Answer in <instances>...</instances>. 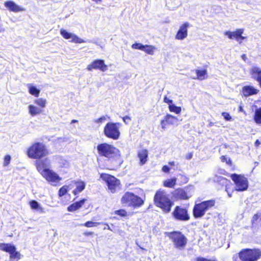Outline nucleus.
<instances>
[{
	"label": "nucleus",
	"mask_w": 261,
	"mask_h": 261,
	"mask_svg": "<svg viewBox=\"0 0 261 261\" xmlns=\"http://www.w3.org/2000/svg\"><path fill=\"white\" fill-rule=\"evenodd\" d=\"M195 261H218L216 259L207 258L204 257H197L195 258Z\"/></svg>",
	"instance_id": "nucleus-40"
},
{
	"label": "nucleus",
	"mask_w": 261,
	"mask_h": 261,
	"mask_svg": "<svg viewBox=\"0 0 261 261\" xmlns=\"http://www.w3.org/2000/svg\"><path fill=\"white\" fill-rule=\"evenodd\" d=\"M114 214L119 216L122 218H125L129 215V214L125 209L123 208L115 211L114 212Z\"/></svg>",
	"instance_id": "nucleus-33"
},
{
	"label": "nucleus",
	"mask_w": 261,
	"mask_h": 261,
	"mask_svg": "<svg viewBox=\"0 0 261 261\" xmlns=\"http://www.w3.org/2000/svg\"><path fill=\"white\" fill-rule=\"evenodd\" d=\"M189 27V23L185 22L182 23L179 27L176 35L175 39L177 40H183L188 36V28Z\"/></svg>",
	"instance_id": "nucleus-17"
},
{
	"label": "nucleus",
	"mask_w": 261,
	"mask_h": 261,
	"mask_svg": "<svg viewBox=\"0 0 261 261\" xmlns=\"http://www.w3.org/2000/svg\"><path fill=\"white\" fill-rule=\"evenodd\" d=\"M29 204L32 210H37L40 213H44L45 212L44 208L35 200L30 201Z\"/></svg>",
	"instance_id": "nucleus-26"
},
{
	"label": "nucleus",
	"mask_w": 261,
	"mask_h": 261,
	"mask_svg": "<svg viewBox=\"0 0 261 261\" xmlns=\"http://www.w3.org/2000/svg\"><path fill=\"white\" fill-rule=\"evenodd\" d=\"M226 163L230 166H232V162L231 161V160L230 159V158H228V160H227Z\"/></svg>",
	"instance_id": "nucleus-51"
},
{
	"label": "nucleus",
	"mask_w": 261,
	"mask_h": 261,
	"mask_svg": "<svg viewBox=\"0 0 261 261\" xmlns=\"http://www.w3.org/2000/svg\"><path fill=\"white\" fill-rule=\"evenodd\" d=\"M250 74L252 78L258 82L261 88V69L258 67H253L250 69Z\"/></svg>",
	"instance_id": "nucleus-22"
},
{
	"label": "nucleus",
	"mask_w": 261,
	"mask_h": 261,
	"mask_svg": "<svg viewBox=\"0 0 261 261\" xmlns=\"http://www.w3.org/2000/svg\"><path fill=\"white\" fill-rule=\"evenodd\" d=\"M172 216L175 220L179 221H187L190 218L188 209L179 205L174 207L172 213Z\"/></svg>",
	"instance_id": "nucleus-12"
},
{
	"label": "nucleus",
	"mask_w": 261,
	"mask_h": 261,
	"mask_svg": "<svg viewBox=\"0 0 261 261\" xmlns=\"http://www.w3.org/2000/svg\"><path fill=\"white\" fill-rule=\"evenodd\" d=\"M193 156V153L192 152H189L188 153H187L186 155V159L187 160H190L192 158Z\"/></svg>",
	"instance_id": "nucleus-50"
},
{
	"label": "nucleus",
	"mask_w": 261,
	"mask_h": 261,
	"mask_svg": "<svg viewBox=\"0 0 261 261\" xmlns=\"http://www.w3.org/2000/svg\"><path fill=\"white\" fill-rule=\"evenodd\" d=\"M168 165L170 166H174L176 164L174 161H170L168 162Z\"/></svg>",
	"instance_id": "nucleus-52"
},
{
	"label": "nucleus",
	"mask_w": 261,
	"mask_h": 261,
	"mask_svg": "<svg viewBox=\"0 0 261 261\" xmlns=\"http://www.w3.org/2000/svg\"><path fill=\"white\" fill-rule=\"evenodd\" d=\"M72 182L76 186V188L72 192L73 195H77L85 189L86 184L83 181L73 180L72 181Z\"/></svg>",
	"instance_id": "nucleus-23"
},
{
	"label": "nucleus",
	"mask_w": 261,
	"mask_h": 261,
	"mask_svg": "<svg viewBox=\"0 0 261 261\" xmlns=\"http://www.w3.org/2000/svg\"><path fill=\"white\" fill-rule=\"evenodd\" d=\"M140 248L141 249V250H146V249H145V248H143V247H140Z\"/></svg>",
	"instance_id": "nucleus-61"
},
{
	"label": "nucleus",
	"mask_w": 261,
	"mask_h": 261,
	"mask_svg": "<svg viewBox=\"0 0 261 261\" xmlns=\"http://www.w3.org/2000/svg\"><path fill=\"white\" fill-rule=\"evenodd\" d=\"M94 234L93 232L92 231H85L83 233V235L85 237H89L92 236Z\"/></svg>",
	"instance_id": "nucleus-48"
},
{
	"label": "nucleus",
	"mask_w": 261,
	"mask_h": 261,
	"mask_svg": "<svg viewBox=\"0 0 261 261\" xmlns=\"http://www.w3.org/2000/svg\"><path fill=\"white\" fill-rule=\"evenodd\" d=\"M259 216L257 214H254L252 219V222L254 223V222L257 221V220L259 218Z\"/></svg>",
	"instance_id": "nucleus-47"
},
{
	"label": "nucleus",
	"mask_w": 261,
	"mask_h": 261,
	"mask_svg": "<svg viewBox=\"0 0 261 261\" xmlns=\"http://www.w3.org/2000/svg\"><path fill=\"white\" fill-rule=\"evenodd\" d=\"M230 177L235 185L236 191L241 192L248 189V181L247 178L244 175L233 173L230 175Z\"/></svg>",
	"instance_id": "nucleus-10"
},
{
	"label": "nucleus",
	"mask_w": 261,
	"mask_h": 261,
	"mask_svg": "<svg viewBox=\"0 0 261 261\" xmlns=\"http://www.w3.org/2000/svg\"><path fill=\"white\" fill-rule=\"evenodd\" d=\"M241 57L244 60V61H246L247 58H246V55L245 54H243L242 56H241Z\"/></svg>",
	"instance_id": "nucleus-55"
},
{
	"label": "nucleus",
	"mask_w": 261,
	"mask_h": 261,
	"mask_svg": "<svg viewBox=\"0 0 261 261\" xmlns=\"http://www.w3.org/2000/svg\"><path fill=\"white\" fill-rule=\"evenodd\" d=\"M49 153L45 145L39 142L33 143L27 149L28 156L32 159L41 160Z\"/></svg>",
	"instance_id": "nucleus-2"
},
{
	"label": "nucleus",
	"mask_w": 261,
	"mask_h": 261,
	"mask_svg": "<svg viewBox=\"0 0 261 261\" xmlns=\"http://www.w3.org/2000/svg\"><path fill=\"white\" fill-rule=\"evenodd\" d=\"M97 151L100 157L106 158L110 165V170H116L123 162L120 150L114 145L104 142L97 145Z\"/></svg>",
	"instance_id": "nucleus-1"
},
{
	"label": "nucleus",
	"mask_w": 261,
	"mask_h": 261,
	"mask_svg": "<svg viewBox=\"0 0 261 261\" xmlns=\"http://www.w3.org/2000/svg\"><path fill=\"white\" fill-rule=\"evenodd\" d=\"M155 205L160 208L165 213H168L171 211L173 205L172 202L163 190H158L153 198Z\"/></svg>",
	"instance_id": "nucleus-3"
},
{
	"label": "nucleus",
	"mask_w": 261,
	"mask_h": 261,
	"mask_svg": "<svg viewBox=\"0 0 261 261\" xmlns=\"http://www.w3.org/2000/svg\"><path fill=\"white\" fill-rule=\"evenodd\" d=\"M99 224H100V223H99V222H93L91 221H88L83 224H81V226H84L86 227L90 228V227H96Z\"/></svg>",
	"instance_id": "nucleus-37"
},
{
	"label": "nucleus",
	"mask_w": 261,
	"mask_h": 261,
	"mask_svg": "<svg viewBox=\"0 0 261 261\" xmlns=\"http://www.w3.org/2000/svg\"><path fill=\"white\" fill-rule=\"evenodd\" d=\"M76 122H77V120H74V119H73V120H72L71 121V123H76Z\"/></svg>",
	"instance_id": "nucleus-59"
},
{
	"label": "nucleus",
	"mask_w": 261,
	"mask_h": 261,
	"mask_svg": "<svg viewBox=\"0 0 261 261\" xmlns=\"http://www.w3.org/2000/svg\"><path fill=\"white\" fill-rule=\"evenodd\" d=\"M241 261H257L261 258V249L259 248H245L238 253Z\"/></svg>",
	"instance_id": "nucleus-7"
},
{
	"label": "nucleus",
	"mask_w": 261,
	"mask_h": 261,
	"mask_svg": "<svg viewBox=\"0 0 261 261\" xmlns=\"http://www.w3.org/2000/svg\"><path fill=\"white\" fill-rule=\"evenodd\" d=\"M29 112L32 116H35L37 115L40 114L42 112V110L37 107L31 105L29 106Z\"/></svg>",
	"instance_id": "nucleus-29"
},
{
	"label": "nucleus",
	"mask_w": 261,
	"mask_h": 261,
	"mask_svg": "<svg viewBox=\"0 0 261 261\" xmlns=\"http://www.w3.org/2000/svg\"><path fill=\"white\" fill-rule=\"evenodd\" d=\"M173 197L176 200H188L191 197L187 192L182 189H177L173 193Z\"/></svg>",
	"instance_id": "nucleus-20"
},
{
	"label": "nucleus",
	"mask_w": 261,
	"mask_h": 261,
	"mask_svg": "<svg viewBox=\"0 0 261 261\" xmlns=\"http://www.w3.org/2000/svg\"><path fill=\"white\" fill-rule=\"evenodd\" d=\"M164 102L168 103L169 106H170V105H172L173 103L172 100L169 99L166 95L164 97Z\"/></svg>",
	"instance_id": "nucleus-45"
},
{
	"label": "nucleus",
	"mask_w": 261,
	"mask_h": 261,
	"mask_svg": "<svg viewBox=\"0 0 261 261\" xmlns=\"http://www.w3.org/2000/svg\"><path fill=\"white\" fill-rule=\"evenodd\" d=\"M195 72L196 74V79L202 81L207 78V70L206 69L203 70H199L196 69L195 70Z\"/></svg>",
	"instance_id": "nucleus-27"
},
{
	"label": "nucleus",
	"mask_w": 261,
	"mask_h": 261,
	"mask_svg": "<svg viewBox=\"0 0 261 261\" xmlns=\"http://www.w3.org/2000/svg\"><path fill=\"white\" fill-rule=\"evenodd\" d=\"M226 191H227V194H228V196H229V197H231L232 196V194L231 193H230L228 190L227 189L226 190Z\"/></svg>",
	"instance_id": "nucleus-57"
},
{
	"label": "nucleus",
	"mask_w": 261,
	"mask_h": 261,
	"mask_svg": "<svg viewBox=\"0 0 261 261\" xmlns=\"http://www.w3.org/2000/svg\"><path fill=\"white\" fill-rule=\"evenodd\" d=\"M221 114H222V115L223 116V117H224V119L226 121H231V120H232V117L230 115L229 113H228V112H222Z\"/></svg>",
	"instance_id": "nucleus-41"
},
{
	"label": "nucleus",
	"mask_w": 261,
	"mask_h": 261,
	"mask_svg": "<svg viewBox=\"0 0 261 261\" xmlns=\"http://www.w3.org/2000/svg\"><path fill=\"white\" fill-rule=\"evenodd\" d=\"M92 1L95 2L96 3H98V2H101V0H92Z\"/></svg>",
	"instance_id": "nucleus-58"
},
{
	"label": "nucleus",
	"mask_w": 261,
	"mask_h": 261,
	"mask_svg": "<svg viewBox=\"0 0 261 261\" xmlns=\"http://www.w3.org/2000/svg\"><path fill=\"white\" fill-rule=\"evenodd\" d=\"M177 118L176 117L168 114L166 115L164 119L161 120V127L164 129L167 126L174 124Z\"/></svg>",
	"instance_id": "nucleus-19"
},
{
	"label": "nucleus",
	"mask_w": 261,
	"mask_h": 261,
	"mask_svg": "<svg viewBox=\"0 0 261 261\" xmlns=\"http://www.w3.org/2000/svg\"><path fill=\"white\" fill-rule=\"evenodd\" d=\"M60 34L65 39H71L70 42L75 43H82L85 42V41L79 38L77 35L68 32L64 29L60 30Z\"/></svg>",
	"instance_id": "nucleus-16"
},
{
	"label": "nucleus",
	"mask_w": 261,
	"mask_h": 261,
	"mask_svg": "<svg viewBox=\"0 0 261 261\" xmlns=\"http://www.w3.org/2000/svg\"><path fill=\"white\" fill-rule=\"evenodd\" d=\"M122 120L126 124H127L129 121L131 120V118L128 116H125L122 117Z\"/></svg>",
	"instance_id": "nucleus-46"
},
{
	"label": "nucleus",
	"mask_w": 261,
	"mask_h": 261,
	"mask_svg": "<svg viewBox=\"0 0 261 261\" xmlns=\"http://www.w3.org/2000/svg\"><path fill=\"white\" fill-rule=\"evenodd\" d=\"M35 103L40 106L41 108H43L45 107L46 101L45 99L40 98L35 99Z\"/></svg>",
	"instance_id": "nucleus-38"
},
{
	"label": "nucleus",
	"mask_w": 261,
	"mask_h": 261,
	"mask_svg": "<svg viewBox=\"0 0 261 261\" xmlns=\"http://www.w3.org/2000/svg\"><path fill=\"white\" fill-rule=\"evenodd\" d=\"M5 31L4 28L3 27L2 25L0 23V33L3 32Z\"/></svg>",
	"instance_id": "nucleus-53"
},
{
	"label": "nucleus",
	"mask_w": 261,
	"mask_h": 261,
	"mask_svg": "<svg viewBox=\"0 0 261 261\" xmlns=\"http://www.w3.org/2000/svg\"><path fill=\"white\" fill-rule=\"evenodd\" d=\"M260 143V141L258 140H256L255 142V145L256 146H258Z\"/></svg>",
	"instance_id": "nucleus-54"
},
{
	"label": "nucleus",
	"mask_w": 261,
	"mask_h": 261,
	"mask_svg": "<svg viewBox=\"0 0 261 261\" xmlns=\"http://www.w3.org/2000/svg\"><path fill=\"white\" fill-rule=\"evenodd\" d=\"M86 200V199L83 198L79 201H76L71 204L67 207V211L69 212L76 211L82 207Z\"/></svg>",
	"instance_id": "nucleus-24"
},
{
	"label": "nucleus",
	"mask_w": 261,
	"mask_h": 261,
	"mask_svg": "<svg viewBox=\"0 0 261 261\" xmlns=\"http://www.w3.org/2000/svg\"><path fill=\"white\" fill-rule=\"evenodd\" d=\"M138 156L140 160V164L144 165L147 161L148 151L146 149H143L139 151L138 153Z\"/></svg>",
	"instance_id": "nucleus-25"
},
{
	"label": "nucleus",
	"mask_w": 261,
	"mask_h": 261,
	"mask_svg": "<svg viewBox=\"0 0 261 261\" xmlns=\"http://www.w3.org/2000/svg\"><path fill=\"white\" fill-rule=\"evenodd\" d=\"M165 234L172 242L174 248L178 250L185 249L188 243V239L181 231H172L166 232Z\"/></svg>",
	"instance_id": "nucleus-4"
},
{
	"label": "nucleus",
	"mask_w": 261,
	"mask_h": 261,
	"mask_svg": "<svg viewBox=\"0 0 261 261\" xmlns=\"http://www.w3.org/2000/svg\"><path fill=\"white\" fill-rule=\"evenodd\" d=\"M239 112H243L244 111L243 108L241 106H240L239 107Z\"/></svg>",
	"instance_id": "nucleus-56"
},
{
	"label": "nucleus",
	"mask_w": 261,
	"mask_h": 261,
	"mask_svg": "<svg viewBox=\"0 0 261 261\" xmlns=\"http://www.w3.org/2000/svg\"><path fill=\"white\" fill-rule=\"evenodd\" d=\"M144 45L140 43H135L132 44V47L133 49H139L143 51Z\"/></svg>",
	"instance_id": "nucleus-39"
},
{
	"label": "nucleus",
	"mask_w": 261,
	"mask_h": 261,
	"mask_svg": "<svg viewBox=\"0 0 261 261\" xmlns=\"http://www.w3.org/2000/svg\"><path fill=\"white\" fill-rule=\"evenodd\" d=\"M120 126L121 124L119 122H108L103 128L105 136L114 140L118 139L120 136Z\"/></svg>",
	"instance_id": "nucleus-8"
},
{
	"label": "nucleus",
	"mask_w": 261,
	"mask_h": 261,
	"mask_svg": "<svg viewBox=\"0 0 261 261\" xmlns=\"http://www.w3.org/2000/svg\"><path fill=\"white\" fill-rule=\"evenodd\" d=\"M176 183V178L175 177L165 180L163 181V186L169 188H173Z\"/></svg>",
	"instance_id": "nucleus-28"
},
{
	"label": "nucleus",
	"mask_w": 261,
	"mask_h": 261,
	"mask_svg": "<svg viewBox=\"0 0 261 261\" xmlns=\"http://www.w3.org/2000/svg\"><path fill=\"white\" fill-rule=\"evenodd\" d=\"M88 71H91L93 69L99 70L101 71H105L108 69V66L105 64V61L102 59H97L92 61L87 67Z\"/></svg>",
	"instance_id": "nucleus-15"
},
{
	"label": "nucleus",
	"mask_w": 261,
	"mask_h": 261,
	"mask_svg": "<svg viewBox=\"0 0 261 261\" xmlns=\"http://www.w3.org/2000/svg\"><path fill=\"white\" fill-rule=\"evenodd\" d=\"M11 160V156L9 155H6L4 157V166H8Z\"/></svg>",
	"instance_id": "nucleus-42"
},
{
	"label": "nucleus",
	"mask_w": 261,
	"mask_h": 261,
	"mask_svg": "<svg viewBox=\"0 0 261 261\" xmlns=\"http://www.w3.org/2000/svg\"><path fill=\"white\" fill-rule=\"evenodd\" d=\"M155 49L156 48L154 46L144 45L143 51L148 55H152Z\"/></svg>",
	"instance_id": "nucleus-34"
},
{
	"label": "nucleus",
	"mask_w": 261,
	"mask_h": 261,
	"mask_svg": "<svg viewBox=\"0 0 261 261\" xmlns=\"http://www.w3.org/2000/svg\"><path fill=\"white\" fill-rule=\"evenodd\" d=\"M169 109L170 112H174L177 114H179L181 111V109L180 107L176 106L173 104L169 106Z\"/></svg>",
	"instance_id": "nucleus-36"
},
{
	"label": "nucleus",
	"mask_w": 261,
	"mask_h": 261,
	"mask_svg": "<svg viewBox=\"0 0 261 261\" xmlns=\"http://www.w3.org/2000/svg\"><path fill=\"white\" fill-rule=\"evenodd\" d=\"M228 158H227L226 156L225 155H222L221 157H220V159H221V161L222 162H226L227 160H228Z\"/></svg>",
	"instance_id": "nucleus-49"
},
{
	"label": "nucleus",
	"mask_w": 261,
	"mask_h": 261,
	"mask_svg": "<svg viewBox=\"0 0 261 261\" xmlns=\"http://www.w3.org/2000/svg\"><path fill=\"white\" fill-rule=\"evenodd\" d=\"M120 201L122 204L127 205L134 208H139L144 203V200L142 198L130 192H125L122 196Z\"/></svg>",
	"instance_id": "nucleus-6"
},
{
	"label": "nucleus",
	"mask_w": 261,
	"mask_h": 261,
	"mask_svg": "<svg viewBox=\"0 0 261 261\" xmlns=\"http://www.w3.org/2000/svg\"><path fill=\"white\" fill-rule=\"evenodd\" d=\"M171 168L168 165H164L162 168V171L165 173H169Z\"/></svg>",
	"instance_id": "nucleus-44"
},
{
	"label": "nucleus",
	"mask_w": 261,
	"mask_h": 261,
	"mask_svg": "<svg viewBox=\"0 0 261 261\" xmlns=\"http://www.w3.org/2000/svg\"><path fill=\"white\" fill-rule=\"evenodd\" d=\"M5 6L10 11L13 12L23 11L24 9L16 5L13 1H8L4 3Z\"/></svg>",
	"instance_id": "nucleus-21"
},
{
	"label": "nucleus",
	"mask_w": 261,
	"mask_h": 261,
	"mask_svg": "<svg viewBox=\"0 0 261 261\" xmlns=\"http://www.w3.org/2000/svg\"><path fill=\"white\" fill-rule=\"evenodd\" d=\"M35 165L38 171L41 174V173L47 169L45 168L46 167V164L45 162V161H38L35 163Z\"/></svg>",
	"instance_id": "nucleus-30"
},
{
	"label": "nucleus",
	"mask_w": 261,
	"mask_h": 261,
	"mask_svg": "<svg viewBox=\"0 0 261 261\" xmlns=\"http://www.w3.org/2000/svg\"><path fill=\"white\" fill-rule=\"evenodd\" d=\"M40 90L37 89L36 87L33 86H30L29 87V93L35 96L38 97L40 94Z\"/></svg>",
	"instance_id": "nucleus-35"
},
{
	"label": "nucleus",
	"mask_w": 261,
	"mask_h": 261,
	"mask_svg": "<svg viewBox=\"0 0 261 261\" xmlns=\"http://www.w3.org/2000/svg\"><path fill=\"white\" fill-rule=\"evenodd\" d=\"M244 29H237L234 31H225L224 35L227 36L230 39H235L239 44H241L243 40L247 39V37L243 36Z\"/></svg>",
	"instance_id": "nucleus-14"
},
{
	"label": "nucleus",
	"mask_w": 261,
	"mask_h": 261,
	"mask_svg": "<svg viewBox=\"0 0 261 261\" xmlns=\"http://www.w3.org/2000/svg\"><path fill=\"white\" fill-rule=\"evenodd\" d=\"M215 199H210L195 203L192 210V214L194 218L202 217L206 212L215 206Z\"/></svg>",
	"instance_id": "nucleus-5"
},
{
	"label": "nucleus",
	"mask_w": 261,
	"mask_h": 261,
	"mask_svg": "<svg viewBox=\"0 0 261 261\" xmlns=\"http://www.w3.org/2000/svg\"><path fill=\"white\" fill-rule=\"evenodd\" d=\"M0 250L8 253L10 259L19 260L22 255L16 250L15 246L11 243H0Z\"/></svg>",
	"instance_id": "nucleus-11"
},
{
	"label": "nucleus",
	"mask_w": 261,
	"mask_h": 261,
	"mask_svg": "<svg viewBox=\"0 0 261 261\" xmlns=\"http://www.w3.org/2000/svg\"><path fill=\"white\" fill-rule=\"evenodd\" d=\"M106 120V117L105 116H102L98 119L94 120V122L97 123H101Z\"/></svg>",
	"instance_id": "nucleus-43"
},
{
	"label": "nucleus",
	"mask_w": 261,
	"mask_h": 261,
	"mask_svg": "<svg viewBox=\"0 0 261 261\" xmlns=\"http://www.w3.org/2000/svg\"><path fill=\"white\" fill-rule=\"evenodd\" d=\"M41 175L48 182L55 186L58 185L62 180V177L58 174L50 169L43 171Z\"/></svg>",
	"instance_id": "nucleus-13"
},
{
	"label": "nucleus",
	"mask_w": 261,
	"mask_h": 261,
	"mask_svg": "<svg viewBox=\"0 0 261 261\" xmlns=\"http://www.w3.org/2000/svg\"><path fill=\"white\" fill-rule=\"evenodd\" d=\"M253 120L257 124H261V107L255 110Z\"/></svg>",
	"instance_id": "nucleus-31"
},
{
	"label": "nucleus",
	"mask_w": 261,
	"mask_h": 261,
	"mask_svg": "<svg viewBox=\"0 0 261 261\" xmlns=\"http://www.w3.org/2000/svg\"><path fill=\"white\" fill-rule=\"evenodd\" d=\"M106 225H107V226H108V228H108V229H109V230H110L112 231V229L111 228V227L109 226V225L108 224H106Z\"/></svg>",
	"instance_id": "nucleus-60"
},
{
	"label": "nucleus",
	"mask_w": 261,
	"mask_h": 261,
	"mask_svg": "<svg viewBox=\"0 0 261 261\" xmlns=\"http://www.w3.org/2000/svg\"><path fill=\"white\" fill-rule=\"evenodd\" d=\"M100 178L106 182L111 193H114L117 189L120 188V180L115 176L108 173H102L100 174Z\"/></svg>",
	"instance_id": "nucleus-9"
},
{
	"label": "nucleus",
	"mask_w": 261,
	"mask_h": 261,
	"mask_svg": "<svg viewBox=\"0 0 261 261\" xmlns=\"http://www.w3.org/2000/svg\"><path fill=\"white\" fill-rule=\"evenodd\" d=\"M69 190V187L67 185H64L61 187L58 192V195L61 198L67 194Z\"/></svg>",
	"instance_id": "nucleus-32"
},
{
	"label": "nucleus",
	"mask_w": 261,
	"mask_h": 261,
	"mask_svg": "<svg viewBox=\"0 0 261 261\" xmlns=\"http://www.w3.org/2000/svg\"><path fill=\"white\" fill-rule=\"evenodd\" d=\"M209 125H210V126H212V123H210Z\"/></svg>",
	"instance_id": "nucleus-62"
},
{
	"label": "nucleus",
	"mask_w": 261,
	"mask_h": 261,
	"mask_svg": "<svg viewBox=\"0 0 261 261\" xmlns=\"http://www.w3.org/2000/svg\"><path fill=\"white\" fill-rule=\"evenodd\" d=\"M259 91L258 89L255 88L253 86L246 85L242 88L241 92L244 96L247 97L251 95L258 94Z\"/></svg>",
	"instance_id": "nucleus-18"
}]
</instances>
